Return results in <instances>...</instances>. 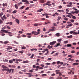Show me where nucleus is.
I'll use <instances>...</instances> for the list:
<instances>
[{
  "label": "nucleus",
  "mask_w": 79,
  "mask_h": 79,
  "mask_svg": "<svg viewBox=\"0 0 79 79\" xmlns=\"http://www.w3.org/2000/svg\"><path fill=\"white\" fill-rule=\"evenodd\" d=\"M5 70L7 71V72H8L9 73H11V71H12V73H14L13 71H14V69H2V70L3 71H4Z\"/></svg>",
  "instance_id": "nucleus-1"
},
{
  "label": "nucleus",
  "mask_w": 79,
  "mask_h": 79,
  "mask_svg": "<svg viewBox=\"0 0 79 79\" xmlns=\"http://www.w3.org/2000/svg\"><path fill=\"white\" fill-rule=\"evenodd\" d=\"M1 31H2L3 32H5V33H6V34H12V33L8 31V30H1Z\"/></svg>",
  "instance_id": "nucleus-2"
},
{
  "label": "nucleus",
  "mask_w": 79,
  "mask_h": 79,
  "mask_svg": "<svg viewBox=\"0 0 79 79\" xmlns=\"http://www.w3.org/2000/svg\"><path fill=\"white\" fill-rule=\"evenodd\" d=\"M1 19L2 20V21H4V19H7V18L6 17L5 15H4L2 17H1Z\"/></svg>",
  "instance_id": "nucleus-3"
},
{
  "label": "nucleus",
  "mask_w": 79,
  "mask_h": 79,
  "mask_svg": "<svg viewBox=\"0 0 79 79\" xmlns=\"http://www.w3.org/2000/svg\"><path fill=\"white\" fill-rule=\"evenodd\" d=\"M56 42L55 41H53L52 42H51L50 43V45H54L55 44Z\"/></svg>",
  "instance_id": "nucleus-4"
},
{
  "label": "nucleus",
  "mask_w": 79,
  "mask_h": 79,
  "mask_svg": "<svg viewBox=\"0 0 79 79\" xmlns=\"http://www.w3.org/2000/svg\"><path fill=\"white\" fill-rule=\"evenodd\" d=\"M36 68L37 69H44L43 67H40L39 66H38L36 67Z\"/></svg>",
  "instance_id": "nucleus-5"
},
{
  "label": "nucleus",
  "mask_w": 79,
  "mask_h": 79,
  "mask_svg": "<svg viewBox=\"0 0 79 79\" xmlns=\"http://www.w3.org/2000/svg\"><path fill=\"white\" fill-rule=\"evenodd\" d=\"M2 68H5V69H8V68L5 65H2Z\"/></svg>",
  "instance_id": "nucleus-6"
},
{
  "label": "nucleus",
  "mask_w": 79,
  "mask_h": 79,
  "mask_svg": "<svg viewBox=\"0 0 79 79\" xmlns=\"http://www.w3.org/2000/svg\"><path fill=\"white\" fill-rule=\"evenodd\" d=\"M30 3L29 2V1L27 0H26V2H25V5H29Z\"/></svg>",
  "instance_id": "nucleus-7"
},
{
  "label": "nucleus",
  "mask_w": 79,
  "mask_h": 79,
  "mask_svg": "<svg viewBox=\"0 0 79 79\" xmlns=\"http://www.w3.org/2000/svg\"><path fill=\"white\" fill-rule=\"evenodd\" d=\"M67 60H68V61H74V59H73L71 58L68 59Z\"/></svg>",
  "instance_id": "nucleus-8"
},
{
  "label": "nucleus",
  "mask_w": 79,
  "mask_h": 79,
  "mask_svg": "<svg viewBox=\"0 0 79 79\" xmlns=\"http://www.w3.org/2000/svg\"><path fill=\"white\" fill-rule=\"evenodd\" d=\"M15 21L16 23H17L18 24L19 23V20L18 19H16L15 20Z\"/></svg>",
  "instance_id": "nucleus-9"
},
{
  "label": "nucleus",
  "mask_w": 79,
  "mask_h": 79,
  "mask_svg": "<svg viewBox=\"0 0 79 79\" xmlns=\"http://www.w3.org/2000/svg\"><path fill=\"white\" fill-rule=\"evenodd\" d=\"M7 48H6V49L7 50H10V49H12V47H10V46H7Z\"/></svg>",
  "instance_id": "nucleus-10"
},
{
  "label": "nucleus",
  "mask_w": 79,
  "mask_h": 79,
  "mask_svg": "<svg viewBox=\"0 0 79 79\" xmlns=\"http://www.w3.org/2000/svg\"><path fill=\"white\" fill-rule=\"evenodd\" d=\"M60 34L59 33H57L55 34L56 36V37H60Z\"/></svg>",
  "instance_id": "nucleus-11"
},
{
  "label": "nucleus",
  "mask_w": 79,
  "mask_h": 79,
  "mask_svg": "<svg viewBox=\"0 0 79 79\" xmlns=\"http://www.w3.org/2000/svg\"><path fill=\"white\" fill-rule=\"evenodd\" d=\"M59 70H56L55 71V72H56V73L57 74H58L60 73V72H59Z\"/></svg>",
  "instance_id": "nucleus-12"
},
{
  "label": "nucleus",
  "mask_w": 79,
  "mask_h": 79,
  "mask_svg": "<svg viewBox=\"0 0 79 79\" xmlns=\"http://www.w3.org/2000/svg\"><path fill=\"white\" fill-rule=\"evenodd\" d=\"M79 63H75L73 64V66H76V65H78Z\"/></svg>",
  "instance_id": "nucleus-13"
},
{
  "label": "nucleus",
  "mask_w": 79,
  "mask_h": 79,
  "mask_svg": "<svg viewBox=\"0 0 79 79\" xmlns=\"http://www.w3.org/2000/svg\"><path fill=\"white\" fill-rule=\"evenodd\" d=\"M53 47V46H50V45H48V48H49V49H50V48H52Z\"/></svg>",
  "instance_id": "nucleus-14"
},
{
  "label": "nucleus",
  "mask_w": 79,
  "mask_h": 79,
  "mask_svg": "<svg viewBox=\"0 0 79 79\" xmlns=\"http://www.w3.org/2000/svg\"><path fill=\"white\" fill-rule=\"evenodd\" d=\"M71 44H67V47H71Z\"/></svg>",
  "instance_id": "nucleus-15"
},
{
  "label": "nucleus",
  "mask_w": 79,
  "mask_h": 79,
  "mask_svg": "<svg viewBox=\"0 0 79 79\" xmlns=\"http://www.w3.org/2000/svg\"><path fill=\"white\" fill-rule=\"evenodd\" d=\"M67 37L69 39H71V38H73V35H71L70 36H67Z\"/></svg>",
  "instance_id": "nucleus-16"
},
{
  "label": "nucleus",
  "mask_w": 79,
  "mask_h": 79,
  "mask_svg": "<svg viewBox=\"0 0 79 79\" xmlns=\"http://www.w3.org/2000/svg\"><path fill=\"white\" fill-rule=\"evenodd\" d=\"M60 43H59L58 44L54 46V47H58V46H60Z\"/></svg>",
  "instance_id": "nucleus-17"
},
{
  "label": "nucleus",
  "mask_w": 79,
  "mask_h": 79,
  "mask_svg": "<svg viewBox=\"0 0 79 79\" xmlns=\"http://www.w3.org/2000/svg\"><path fill=\"white\" fill-rule=\"evenodd\" d=\"M18 5H17V4H15V7L16 9H18Z\"/></svg>",
  "instance_id": "nucleus-18"
},
{
  "label": "nucleus",
  "mask_w": 79,
  "mask_h": 79,
  "mask_svg": "<svg viewBox=\"0 0 79 79\" xmlns=\"http://www.w3.org/2000/svg\"><path fill=\"white\" fill-rule=\"evenodd\" d=\"M29 5L30 6H29V8H32V7L34 6V4H30Z\"/></svg>",
  "instance_id": "nucleus-19"
},
{
  "label": "nucleus",
  "mask_w": 79,
  "mask_h": 79,
  "mask_svg": "<svg viewBox=\"0 0 79 79\" xmlns=\"http://www.w3.org/2000/svg\"><path fill=\"white\" fill-rule=\"evenodd\" d=\"M40 3H44V0H40Z\"/></svg>",
  "instance_id": "nucleus-20"
},
{
  "label": "nucleus",
  "mask_w": 79,
  "mask_h": 79,
  "mask_svg": "<svg viewBox=\"0 0 79 79\" xmlns=\"http://www.w3.org/2000/svg\"><path fill=\"white\" fill-rule=\"evenodd\" d=\"M8 43H9L8 41H5L4 42L5 44H8Z\"/></svg>",
  "instance_id": "nucleus-21"
},
{
  "label": "nucleus",
  "mask_w": 79,
  "mask_h": 79,
  "mask_svg": "<svg viewBox=\"0 0 79 79\" xmlns=\"http://www.w3.org/2000/svg\"><path fill=\"white\" fill-rule=\"evenodd\" d=\"M9 63H13V60H9Z\"/></svg>",
  "instance_id": "nucleus-22"
},
{
  "label": "nucleus",
  "mask_w": 79,
  "mask_h": 79,
  "mask_svg": "<svg viewBox=\"0 0 79 79\" xmlns=\"http://www.w3.org/2000/svg\"><path fill=\"white\" fill-rule=\"evenodd\" d=\"M71 73L72 74H74V72H72V70H71L70 72L69 73V74H71Z\"/></svg>",
  "instance_id": "nucleus-23"
},
{
  "label": "nucleus",
  "mask_w": 79,
  "mask_h": 79,
  "mask_svg": "<svg viewBox=\"0 0 79 79\" xmlns=\"http://www.w3.org/2000/svg\"><path fill=\"white\" fill-rule=\"evenodd\" d=\"M3 15V12H1L0 13V18H1L2 16V15Z\"/></svg>",
  "instance_id": "nucleus-24"
},
{
  "label": "nucleus",
  "mask_w": 79,
  "mask_h": 79,
  "mask_svg": "<svg viewBox=\"0 0 79 79\" xmlns=\"http://www.w3.org/2000/svg\"><path fill=\"white\" fill-rule=\"evenodd\" d=\"M61 40H62L61 39H57V41L59 42H61Z\"/></svg>",
  "instance_id": "nucleus-25"
},
{
  "label": "nucleus",
  "mask_w": 79,
  "mask_h": 79,
  "mask_svg": "<svg viewBox=\"0 0 79 79\" xmlns=\"http://www.w3.org/2000/svg\"><path fill=\"white\" fill-rule=\"evenodd\" d=\"M79 34V32H74L73 33V34L74 35H75L76 34L77 35V34Z\"/></svg>",
  "instance_id": "nucleus-26"
},
{
  "label": "nucleus",
  "mask_w": 79,
  "mask_h": 79,
  "mask_svg": "<svg viewBox=\"0 0 79 79\" xmlns=\"http://www.w3.org/2000/svg\"><path fill=\"white\" fill-rule=\"evenodd\" d=\"M27 35H32V33H28L27 34Z\"/></svg>",
  "instance_id": "nucleus-27"
},
{
  "label": "nucleus",
  "mask_w": 79,
  "mask_h": 79,
  "mask_svg": "<svg viewBox=\"0 0 79 79\" xmlns=\"http://www.w3.org/2000/svg\"><path fill=\"white\" fill-rule=\"evenodd\" d=\"M47 75L46 74H43L41 75V76L42 77H44V76H47Z\"/></svg>",
  "instance_id": "nucleus-28"
},
{
  "label": "nucleus",
  "mask_w": 79,
  "mask_h": 79,
  "mask_svg": "<svg viewBox=\"0 0 79 79\" xmlns=\"http://www.w3.org/2000/svg\"><path fill=\"white\" fill-rule=\"evenodd\" d=\"M72 9L73 10H75V11H77V9H76V8L75 7H73Z\"/></svg>",
  "instance_id": "nucleus-29"
},
{
  "label": "nucleus",
  "mask_w": 79,
  "mask_h": 79,
  "mask_svg": "<svg viewBox=\"0 0 79 79\" xmlns=\"http://www.w3.org/2000/svg\"><path fill=\"white\" fill-rule=\"evenodd\" d=\"M16 61H22V60L21 59H16Z\"/></svg>",
  "instance_id": "nucleus-30"
},
{
  "label": "nucleus",
  "mask_w": 79,
  "mask_h": 79,
  "mask_svg": "<svg viewBox=\"0 0 79 79\" xmlns=\"http://www.w3.org/2000/svg\"><path fill=\"white\" fill-rule=\"evenodd\" d=\"M28 63V61L26 60V61H23V63Z\"/></svg>",
  "instance_id": "nucleus-31"
},
{
  "label": "nucleus",
  "mask_w": 79,
  "mask_h": 79,
  "mask_svg": "<svg viewBox=\"0 0 79 79\" xmlns=\"http://www.w3.org/2000/svg\"><path fill=\"white\" fill-rule=\"evenodd\" d=\"M72 18H73V19H76V16H73V15Z\"/></svg>",
  "instance_id": "nucleus-32"
},
{
  "label": "nucleus",
  "mask_w": 79,
  "mask_h": 79,
  "mask_svg": "<svg viewBox=\"0 0 79 79\" xmlns=\"http://www.w3.org/2000/svg\"><path fill=\"white\" fill-rule=\"evenodd\" d=\"M3 61H4V62H8V60L5 59V60H3Z\"/></svg>",
  "instance_id": "nucleus-33"
},
{
  "label": "nucleus",
  "mask_w": 79,
  "mask_h": 79,
  "mask_svg": "<svg viewBox=\"0 0 79 79\" xmlns=\"http://www.w3.org/2000/svg\"><path fill=\"white\" fill-rule=\"evenodd\" d=\"M36 33H37V32L35 31H33L31 32V34H36Z\"/></svg>",
  "instance_id": "nucleus-34"
},
{
  "label": "nucleus",
  "mask_w": 79,
  "mask_h": 79,
  "mask_svg": "<svg viewBox=\"0 0 79 79\" xmlns=\"http://www.w3.org/2000/svg\"><path fill=\"white\" fill-rule=\"evenodd\" d=\"M79 10H77V11H75V13H76V14H77L79 13Z\"/></svg>",
  "instance_id": "nucleus-35"
},
{
  "label": "nucleus",
  "mask_w": 79,
  "mask_h": 79,
  "mask_svg": "<svg viewBox=\"0 0 79 79\" xmlns=\"http://www.w3.org/2000/svg\"><path fill=\"white\" fill-rule=\"evenodd\" d=\"M67 7H72V6L71 5L68 4V5H67Z\"/></svg>",
  "instance_id": "nucleus-36"
},
{
  "label": "nucleus",
  "mask_w": 79,
  "mask_h": 79,
  "mask_svg": "<svg viewBox=\"0 0 79 79\" xmlns=\"http://www.w3.org/2000/svg\"><path fill=\"white\" fill-rule=\"evenodd\" d=\"M40 33V32L39 31V32H38L37 33H36V34L35 33V34H34V35H38V34H39Z\"/></svg>",
  "instance_id": "nucleus-37"
},
{
  "label": "nucleus",
  "mask_w": 79,
  "mask_h": 79,
  "mask_svg": "<svg viewBox=\"0 0 79 79\" xmlns=\"http://www.w3.org/2000/svg\"><path fill=\"white\" fill-rule=\"evenodd\" d=\"M3 22L1 19H0V24H3Z\"/></svg>",
  "instance_id": "nucleus-38"
},
{
  "label": "nucleus",
  "mask_w": 79,
  "mask_h": 79,
  "mask_svg": "<svg viewBox=\"0 0 79 79\" xmlns=\"http://www.w3.org/2000/svg\"><path fill=\"white\" fill-rule=\"evenodd\" d=\"M66 64H67V63H64V64L63 63V66H66Z\"/></svg>",
  "instance_id": "nucleus-39"
},
{
  "label": "nucleus",
  "mask_w": 79,
  "mask_h": 79,
  "mask_svg": "<svg viewBox=\"0 0 79 79\" xmlns=\"http://www.w3.org/2000/svg\"><path fill=\"white\" fill-rule=\"evenodd\" d=\"M73 26V24L71 23L70 24H69L67 25L68 26H69V27H71V26Z\"/></svg>",
  "instance_id": "nucleus-40"
},
{
  "label": "nucleus",
  "mask_w": 79,
  "mask_h": 79,
  "mask_svg": "<svg viewBox=\"0 0 79 79\" xmlns=\"http://www.w3.org/2000/svg\"><path fill=\"white\" fill-rule=\"evenodd\" d=\"M48 53H49V51H47V53H46L44 54V55H48Z\"/></svg>",
  "instance_id": "nucleus-41"
},
{
  "label": "nucleus",
  "mask_w": 79,
  "mask_h": 79,
  "mask_svg": "<svg viewBox=\"0 0 79 79\" xmlns=\"http://www.w3.org/2000/svg\"><path fill=\"white\" fill-rule=\"evenodd\" d=\"M34 56V54H32L31 56L30 57V58H32Z\"/></svg>",
  "instance_id": "nucleus-42"
},
{
  "label": "nucleus",
  "mask_w": 79,
  "mask_h": 79,
  "mask_svg": "<svg viewBox=\"0 0 79 79\" xmlns=\"http://www.w3.org/2000/svg\"><path fill=\"white\" fill-rule=\"evenodd\" d=\"M16 12H17V10H15L14 11H13V12L12 13L14 14H15V13H16Z\"/></svg>",
  "instance_id": "nucleus-43"
},
{
  "label": "nucleus",
  "mask_w": 79,
  "mask_h": 79,
  "mask_svg": "<svg viewBox=\"0 0 79 79\" xmlns=\"http://www.w3.org/2000/svg\"><path fill=\"white\" fill-rule=\"evenodd\" d=\"M22 49H23V50H25V49H26V47H22L21 48Z\"/></svg>",
  "instance_id": "nucleus-44"
},
{
  "label": "nucleus",
  "mask_w": 79,
  "mask_h": 79,
  "mask_svg": "<svg viewBox=\"0 0 79 79\" xmlns=\"http://www.w3.org/2000/svg\"><path fill=\"white\" fill-rule=\"evenodd\" d=\"M71 53H75V51L73 50V51H71Z\"/></svg>",
  "instance_id": "nucleus-45"
},
{
  "label": "nucleus",
  "mask_w": 79,
  "mask_h": 79,
  "mask_svg": "<svg viewBox=\"0 0 79 79\" xmlns=\"http://www.w3.org/2000/svg\"><path fill=\"white\" fill-rule=\"evenodd\" d=\"M24 6H22L20 8V9H21V10H23V8H24Z\"/></svg>",
  "instance_id": "nucleus-46"
},
{
  "label": "nucleus",
  "mask_w": 79,
  "mask_h": 79,
  "mask_svg": "<svg viewBox=\"0 0 79 79\" xmlns=\"http://www.w3.org/2000/svg\"><path fill=\"white\" fill-rule=\"evenodd\" d=\"M23 4V3H22V2H19V3L18 4V6H19V5H21V4Z\"/></svg>",
  "instance_id": "nucleus-47"
},
{
  "label": "nucleus",
  "mask_w": 79,
  "mask_h": 79,
  "mask_svg": "<svg viewBox=\"0 0 79 79\" xmlns=\"http://www.w3.org/2000/svg\"><path fill=\"white\" fill-rule=\"evenodd\" d=\"M64 43L65 44H68V41H64Z\"/></svg>",
  "instance_id": "nucleus-48"
},
{
  "label": "nucleus",
  "mask_w": 79,
  "mask_h": 79,
  "mask_svg": "<svg viewBox=\"0 0 79 79\" xmlns=\"http://www.w3.org/2000/svg\"><path fill=\"white\" fill-rule=\"evenodd\" d=\"M1 33V35H2V36H4V35H5V34H4L3 33V32Z\"/></svg>",
  "instance_id": "nucleus-49"
},
{
  "label": "nucleus",
  "mask_w": 79,
  "mask_h": 79,
  "mask_svg": "<svg viewBox=\"0 0 79 79\" xmlns=\"http://www.w3.org/2000/svg\"><path fill=\"white\" fill-rule=\"evenodd\" d=\"M6 28H7V29H11V28H10L9 26H7L6 27Z\"/></svg>",
  "instance_id": "nucleus-50"
},
{
  "label": "nucleus",
  "mask_w": 79,
  "mask_h": 79,
  "mask_svg": "<svg viewBox=\"0 0 79 79\" xmlns=\"http://www.w3.org/2000/svg\"><path fill=\"white\" fill-rule=\"evenodd\" d=\"M39 26V25L38 24H37V23H35L34 24V26L35 27L37 26Z\"/></svg>",
  "instance_id": "nucleus-51"
},
{
  "label": "nucleus",
  "mask_w": 79,
  "mask_h": 79,
  "mask_svg": "<svg viewBox=\"0 0 79 79\" xmlns=\"http://www.w3.org/2000/svg\"><path fill=\"white\" fill-rule=\"evenodd\" d=\"M55 52H56V51H53L51 53V55H52Z\"/></svg>",
  "instance_id": "nucleus-52"
},
{
  "label": "nucleus",
  "mask_w": 79,
  "mask_h": 79,
  "mask_svg": "<svg viewBox=\"0 0 79 79\" xmlns=\"http://www.w3.org/2000/svg\"><path fill=\"white\" fill-rule=\"evenodd\" d=\"M49 31H55V29H50L49 30Z\"/></svg>",
  "instance_id": "nucleus-53"
},
{
  "label": "nucleus",
  "mask_w": 79,
  "mask_h": 79,
  "mask_svg": "<svg viewBox=\"0 0 79 79\" xmlns=\"http://www.w3.org/2000/svg\"><path fill=\"white\" fill-rule=\"evenodd\" d=\"M68 15H71V16H73V15L71 14V13H67Z\"/></svg>",
  "instance_id": "nucleus-54"
},
{
  "label": "nucleus",
  "mask_w": 79,
  "mask_h": 79,
  "mask_svg": "<svg viewBox=\"0 0 79 79\" xmlns=\"http://www.w3.org/2000/svg\"><path fill=\"white\" fill-rule=\"evenodd\" d=\"M27 0H22L21 2H26Z\"/></svg>",
  "instance_id": "nucleus-55"
},
{
  "label": "nucleus",
  "mask_w": 79,
  "mask_h": 79,
  "mask_svg": "<svg viewBox=\"0 0 79 79\" xmlns=\"http://www.w3.org/2000/svg\"><path fill=\"white\" fill-rule=\"evenodd\" d=\"M61 17H58V19H57V21H60V19H61Z\"/></svg>",
  "instance_id": "nucleus-56"
},
{
  "label": "nucleus",
  "mask_w": 79,
  "mask_h": 79,
  "mask_svg": "<svg viewBox=\"0 0 79 79\" xmlns=\"http://www.w3.org/2000/svg\"><path fill=\"white\" fill-rule=\"evenodd\" d=\"M64 19L65 21H67V20H68V18H66V17L64 18Z\"/></svg>",
  "instance_id": "nucleus-57"
},
{
  "label": "nucleus",
  "mask_w": 79,
  "mask_h": 79,
  "mask_svg": "<svg viewBox=\"0 0 79 79\" xmlns=\"http://www.w3.org/2000/svg\"><path fill=\"white\" fill-rule=\"evenodd\" d=\"M44 51H48V49L47 48H45L44 49Z\"/></svg>",
  "instance_id": "nucleus-58"
},
{
  "label": "nucleus",
  "mask_w": 79,
  "mask_h": 79,
  "mask_svg": "<svg viewBox=\"0 0 79 79\" xmlns=\"http://www.w3.org/2000/svg\"><path fill=\"white\" fill-rule=\"evenodd\" d=\"M46 5H48V3H44L43 4V6H45Z\"/></svg>",
  "instance_id": "nucleus-59"
},
{
  "label": "nucleus",
  "mask_w": 79,
  "mask_h": 79,
  "mask_svg": "<svg viewBox=\"0 0 79 79\" xmlns=\"http://www.w3.org/2000/svg\"><path fill=\"white\" fill-rule=\"evenodd\" d=\"M6 28V27L5 26L4 27L2 28V30H3V29H5Z\"/></svg>",
  "instance_id": "nucleus-60"
},
{
  "label": "nucleus",
  "mask_w": 79,
  "mask_h": 79,
  "mask_svg": "<svg viewBox=\"0 0 79 79\" xmlns=\"http://www.w3.org/2000/svg\"><path fill=\"white\" fill-rule=\"evenodd\" d=\"M71 13H72V14H73V15H74V13H75V11H71Z\"/></svg>",
  "instance_id": "nucleus-61"
},
{
  "label": "nucleus",
  "mask_w": 79,
  "mask_h": 79,
  "mask_svg": "<svg viewBox=\"0 0 79 79\" xmlns=\"http://www.w3.org/2000/svg\"><path fill=\"white\" fill-rule=\"evenodd\" d=\"M53 25L54 26H56V24L55 23H53Z\"/></svg>",
  "instance_id": "nucleus-62"
},
{
  "label": "nucleus",
  "mask_w": 79,
  "mask_h": 79,
  "mask_svg": "<svg viewBox=\"0 0 79 79\" xmlns=\"http://www.w3.org/2000/svg\"><path fill=\"white\" fill-rule=\"evenodd\" d=\"M45 64H46V65H47L48 66V65H50V63H46Z\"/></svg>",
  "instance_id": "nucleus-63"
},
{
  "label": "nucleus",
  "mask_w": 79,
  "mask_h": 79,
  "mask_svg": "<svg viewBox=\"0 0 79 79\" xmlns=\"http://www.w3.org/2000/svg\"><path fill=\"white\" fill-rule=\"evenodd\" d=\"M63 56H66V55H67V54H63Z\"/></svg>",
  "instance_id": "nucleus-64"
}]
</instances>
